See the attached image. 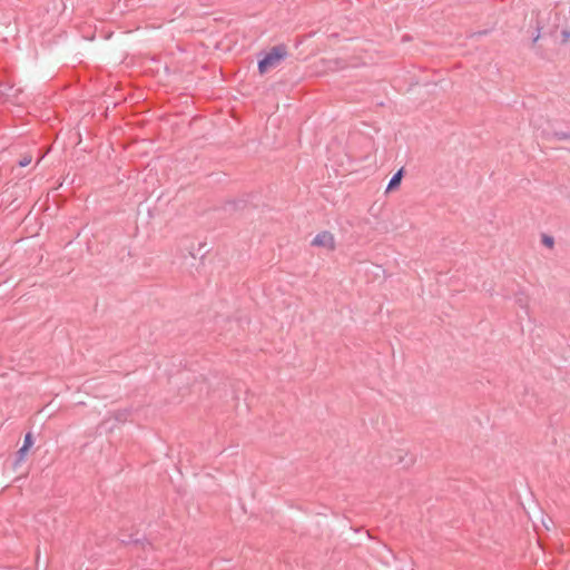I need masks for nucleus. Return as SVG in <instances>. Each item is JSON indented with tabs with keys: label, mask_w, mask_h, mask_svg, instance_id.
Wrapping results in <instances>:
<instances>
[{
	"label": "nucleus",
	"mask_w": 570,
	"mask_h": 570,
	"mask_svg": "<svg viewBox=\"0 0 570 570\" xmlns=\"http://www.w3.org/2000/svg\"><path fill=\"white\" fill-rule=\"evenodd\" d=\"M403 178V168L399 169L390 179L386 191H391L395 188H397L401 184V180Z\"/></svg>",
	"instance_id": "5"
},
{
	"label": "nucleus",
	"mask_w": 570,
	"mask_h": 570,
	"mask_svg": "<svg viewBox=\"0 0 570 570\" xmlns=\"http://www.w3.org/2000/svg\"><path fill=\"white\" fill-rule=\"evenodd\" d=\"M538 39H539V35H537V36L533 38V42H535Z\"/></svg>",
	"instance_id": "10"
},
{
	"label": "nucleus",
	"mask_w": 570,
	"mask_h": 570,
	"mask_svg": "<svg viewBox=\"0 0 570 570\" xmlns=\"http://www.w3.org/2000/svg\"><path fill=\"white\" fill-rule=\"evenodd\" d=\"M553 136L558 139V140H567V139H570V134L569 132H566V131H554L553 132Z\"/></svg>",
	"instance_id": "6"
},
{
	"label": "nucleus",
	"mask_w": 570,
	"mask_h": 570,
	"mask_svg": "<svg viewBox=\"0 0 570 570\" xmlns=\"http://www.w3.org/2000/svg\"><path fill=\"white\" fill-rule=\"evenodd\" d=\"M189 254H190V258H191V259H195V258H196V256H195V254H194V253H191V252H190Z\"/></svg>",
	"instance_id": "9"
},
{
	"label": "nucleus",
	"mask_w": 570,
	"mask_h": 570,
	"mask_svg": "<svg viewBox=\"0 0 570 570\" xmlns=\"http://www.w3.org/2000/svg\"><path fill=\"white\" fill-rule=\"evenodd\" d=\"M312 245L333 250L335 248V239L330 232H321L313 238Z\"/></svg>",
	"instance_id": "3"
},
{
	"label": "nucleus",
	"mask_w": 570,
	"mask_h": 570,
	"mask_svg": "<svg viewBox=\"0 0 570 570\" xmlns=\"http://www.w3.org/2000/svg\"><path fill=\"white\" fill-rule=\"evenodd\" d=\"M287 57V48L285 45L274 46L268 52L258 60V71L261 75L266 73L269 69L276 68L282 60Z\"/></svg>",
	"instance_id": "1"
},
{
	"label": "nucleus",
	"mask_w": 570,
	"mask_h": 570,
	"mask_svg": "<svg viewBox=\"0 0 570 570\" xmlns=\"http://www.w3.org/2000/svg\"><path fill=\"white\" fill-rule=\"evenodd\" d=\"M392 460L403 469H411L416 463V456L406 448L395 449Z\"/></svg>",
	"instance_id": "2"
},
{
	"label": "nucleus",
	"mask_w": 570,
	"mask_h": 570,
	"mask_svg": "<svg viewBox=\"0 0 570 570\" xmlns=\"http://www.w3.org/2000/svg\"><path fill=\"white\" fill-rule=\"evenodd\" d=\"M32 444H33L32 436L30 433H28L24 436L23 445L19 449V451L17 453L16 465L22 463L26 460L28 452H29L30 448L32 446Z\"/></svg>",
	"instance_id": "4"
},
{
	"label": "nucleus",
	"mask_w": 570,
	"mask_h": 570,
	"mask_svg": "<svg viewBox=\"0 0 570 570\" xmlns=\"http://www.w3.org/2000/svg\"><path fill=\"white\" fill-rule=\"evenodd\" d=\"M30 163H31V157H30V156H26V157H23V158L19 161V165H20L21 167H26V166H28Z\"/></svg>",
	"instance_id": "8"
},
{
	"label": "nucleus",
	"mask_w": 570,
	"mask_h": 570,
	"mask_svg": "<svg viewBox=\"0 0 570 570\" xmlns=\"http://www.w3.org/2000/svg\"><path fill=\"white\" fill-rule=\"evenodd\" d=\"M542 244L547 247H552L554 244V239L552 236L542 235Z\"/></svg>",
	"instance_id": "7"
}]
</instances>
